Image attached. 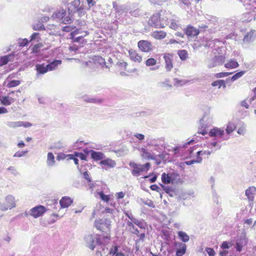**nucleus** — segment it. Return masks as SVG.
<instances>
[{"instance_id":"obj_44","label":"nucleus","mask_w":256,"mask_h":256,"mask_svg":"<svg viewBox=\"0 0 256 256\" xmlns=\"http://www.w3.org/2000/svg\"><path fill=\"white\" fill-rule=\"evenodd\" d=\"M202 161V158H196V160H187L184 162V164H186L188 166H190L191 164H192L195 163H200Z\"/></svg>"},{"instance_id":"obj_43","label":"nucleus","mask_w":256,"mask_h":256,"mask_svg":"<svg viewBox=\"0 0 256 256\" xmlns=\"http://www.w3.org/2000/svg\"><path fill=\"white\" fill-rule=\"evenodd\" d=\"M236 128L235 124L232 122H228L226 128V132L228 134H230L232 133Z\"/></svg>"},{"instance_id":"obj_7","label":"nucleus","mask_w":256,"mask_h":256,"mask_svg":"<svg viewBox=\"0 0 256 256\" xmlns=\"http://www.w3.org/2000/svg\"><path fill=\"white\" fill-rule=\"evenodd\" d=\"M160 22V14L156 13L152 15L149 19L148 24L150 26L154 28H164V24Z\"/></svg>"},{"instance_id":"obj_49","label":"nucleus","mask_w":256,"mask_h":256,"mask_svg":"<svg viewBox=\"0 0 256 256\" xmlns=\"http://www.w3.org/2000/svg\"><path fill=\"white\" fill-rule=\"evenodd\" d=\"M156 64V60L154 58H149L146 62V64L148 66H154Z\"/></svg>"},{"instance_id":"obj_56","label":"nucleus","mask_w":256,"mask_h":256,"mask_svg":"<svg viewBox=\"0 0 256 256\" xmlns=\"http://www.w3.org/2000/svg\"><path fill=\"white\" fill-rule=\"evenodd\" d=\"M40 38V34L38 32H34L33 33L30 37V42L36 40L37 41Z\"/></svg>"},{"instance_id":"obj_9","label":"nucleus","mask_w":256,"mask_h":256,"mask_svg":"<svg viewBox=\"0 0 256 256\" xmlns=\"http://www.w3.org/2000/svg\"><path fill=\"white\" fill-rule=\"evenodd\" d=\"M30 214L34 218L41 216L46 212V208L42 205H39L32 208L30 210Z\"/></svg>"},{"instance_id":"obj_58","label":"nucleus","mask_w":256,"mask_h":256,"mask_svg":"<svg viewBox=\"0 0 256 256\" xmlns=\"http://www.w3.org/2000/svg\"><path fill=\"white\" fill-rule=\"evenodd\" d=\"M28 152V150L18 151L14 154V157H18V158L22 157L23 156H24L25 154H26Z\"/></svg>"},{"instance_id":"obj_24","label":"nucleus","mask_w":256,"mask_h":256,"mask_svg":"<svg viewBox=\"0 0 256 256\" xmlns=\"http://www.w3.org/2000/svg\"><path fill=\"white\" fill-rule=\"evenodd\" d=\"M173 174L170 175V174L163 173L162 175V181L164 184H168L172 182L174 178H172Z\"/></svg>"},{"instance_id":"obj_62","label":"nucleus","mask_w":256,"mask_h":256,"mask_svg":"<svg viewBox=\"0 0 256 256\" xmlns=\"http://www.w3.org/2000/svg\"><path fill=\"white\" fill-rule=\"evenodd\" d=\"M83 177L84 179H86L88 182H92V179L89 176L88 172V171H85L83 173Z\"/></svg>"},{"instance_id":"obj_40","label":"nucleus","mask_w":256,"mask_h":256,"mask_svg":"<svg viewBox=\"0 0 256 256\" xmlns=\"http://www.w3.org/2000/svg\"><path fill=\"white\" fill-rule=\"evenodd\" d=\"M84 34L81 35L80 36H76V35H74L73 36H70V39L72 40V41L74 42H78L80 41L81 40L83 39V38L87 36L88 34V32L87 31H84Z\"/></svg>"},{"instance_id":"obj_32","label":"nucleus","mask_w":256,"mask_h":256,"mask_svg":"<svg viewBox=\"0 0 256 256\" xmlns=\"http://www.w3.org/2000/svg\"><path fill=\"white\" fill-rule=\"evenodd\" d=\"M170 14H166V15L160 14V22L162 21V23L164 24V28L166 26L170 24Z\"/></svg>"},{"instance_id":"obj_17","label":"nucleus","mask_w":256,"mask_h":256,"mask_svg":"<svg viewBox=\"0 0 256 256\" xmlns=\"http://www.w3.org/2000/svg\"><path fill=\"white\" fill-rule=\"evenodd\" d=\"M184 30V34L188 36H196L199 34V30H196L193 26H188Z\"/></svg>"},{"instance_id":"obj_26","label":"nucleus","mask_w":256,"mask_h":256,"mask_svg":"<svg viewBox=\"0 0 256 256\" xmlns=\"http://www.w3.org/2000/svg\"><path fill=\"white\" fill-rule=\"evenodd\" d=\"M254 31L251 30L250 32H248L244 38V42L249 43L253 42L255 39V36L254 35Z\"/></svg>"},{"instance_id":"obj_54","label":"nucleus","mask_w":256,"mask_h":256,"mask_svg":"<svg viewBox=\"0 0 256 256\" xmlns=\"http://www.w3.org/2000/svg\"><path fill=\"white\" fill-rule=\"evenodd\" d=\"M212 153V152L211 151H209V150H204V151H202V150H199L197 152V155H196V158H201L200 156H204V154H207V155H210Z\"/></svg>"},{"instance_id":"obj_50","label":"nucleus","mask_w":256,"mask_h":256,"mask_svg":"<svg viewBox=\"0 0 256 256\" xmlns=\"http://www.w3.org/2000/svg\"><path fill=\"white\" fill-rule=\"evenodd\" d=\"M100 198L104 202H108L110 200V196L108 195L105 194L103 192H100L98 193Z\"/></svg>"},{"instance_id":"obj_10","label":"nucleus","mask_w":256,"mask_h":256,"mask_svg":"<svg viewBox=\"0 0 256 256\" xmlns=\"http://www.w3.org/2000/svg\"><path fill=\"white\" fill-rule=\"evenodd\" d=\"M256 192V188L254 186H250L246 190V196L248 200L249 205L252 207L253 204V201L254 198V195Z\"/></svg>"},{"instance_id":"obj_27","label":"nucleus","mask_w":256,"mask_h":256,"mask_svg":"<svg viewBox=\"0 0 256 256\" xmlns=\"http://www.w3.org/2000/svg\"><path fill=\"white\" fill-rule=\"evenodd\" d=\"M210 123V119L208 118V116L204 115L200 120V124L202 128H205L208 126Z\"/></svg>"},{"instance_id":"obj_5","label":"nucleus","mask_w":256,"mask_h":256,"mask_svg":"<svg viewBox=\"0 0 256 256\" xmlns=\"http://www.w3.org/2000/svg\"><path fill=\"white\" fill-rule=\"evenodd\" d=\"M224 134V130L220 128L214 127L212 128L208 132V134L210 137H214V140H220L222 141L227 140L228 137L222 138Z\"/></svg>"},{"instance_id":"obj_63","label":"nucleus","mask_w":256,"mask_h":256,"mask_svg":"<svg viewBox=\"0 0 256 256\" xmlns=\"http://www.w3.org/2000/svg\"><path fill=\"white\" fill-rule=\"evenodd\" d=\"M124 214L128 218H130L132 221H133L134 220V219L135 218L133 216V215L132 214V213L131 212H129V211H126V210H124Z\"/></svg>"},{"instance_id":"obj_8","label":"nucleus","mask_w":256,"mask_h":256,"mask_svg":"<svg viewBox=\"0 0 256 256\" xmlns=\"http://www.w3.org/2000/svg\"><path fill=\"white\" fill-rule=\"evenodd\" d=\"M224 62V57L222 56H216L208 61V67L211 68L222 65Z\"/></svg>"},{"instance_id":"obj_45","label":"nucleus","mask_w":256,"mask_h":256,"mask_svg":"<svg viewBox=\"0 0 256 256\" xmlns=\"http://www.w3.org/2000/svg\"><path fill=\"white\" fill-rule=\"evenodd\" d=\"M20 121L18 122H8L6 124L10 128H16L20 127Z\"/></svg>"},{"instance_id":"obj_6","label":"nucleus","mask_w":256,"mask_h":256,"mask_svg":"<svg viewBox=\"0 0 256 256\" xmlns=\"http://www.w3.org/2000/svg\"><path fill=\"white\" fill-rule=\"evenodd\" d=\"M111 221L108 218H102L96 220L94 225L96 228L100 231L104 232L106 229L110 230Z\"/></svg>"},{"instance_id":"obj_37","label":"nucleus","mask_w":256,"mask_h":256,"mask_svg":"<svg viewBox=\"0 0 256 256\" xmlns=\"http://www.w3.org/2000/svg\"><path fill=\"white\" fill-rule=\"evenodd\" d=\"M254 18V15L252 12H248L242 14V20L243 22H249Z\"/></svg>"},{"instance_id":"obj_15","label":"nucleus","mask_w":256,"mask_h":256,"mask_svg":"<svg viewBox=\"0 0 256 256\" xmlns=\"http://www.w3.org/2000/svg\"><path fill=\"white\" fill-rule=\"evenodd\" d=\"M91 158L95 161L102 160L105 158V155L102 152H96L94 150H90Z\"/></svg>"},{"instance_id":"obj_46","label":"nucleus","mask_w":256,"mask_h":256,"mask_svg":"<svg viewBox=\"0 0 256 256\" xmlns=\"http://www.w3.org/2000/svg\"><path fill=\"white\" fill-rule=\"evenodd\" d=\"M20 84V81L19 80H10L7 85V86L9 88L15 87L18 86Z\"/></svg>"},{"instance_id":"obj_38","label":"nucleus","mask_w":256,"mask_h":256,"mask_svg":"<svg viewBox=\"0 0 256 256\" xmlns=\"http://www.w3.org/2000/svg\"><path fill=\"white\" fill-rule=\"evenodd\" d=\"M93 60L96 62L98 63L100 66H106V68H108V66L106 65L105 60L100 56H94L93 58Z\"/></svg>"},{"instance_id":"obj_18","label":"nucleus","mask_w":256,"mask_h":256,"mask_svg":"<svg viewBox=\"0 0 256 256\" xmlns=\"http://www.w3.org/2000/svg\"><path fill=\"white\" fill-rule=\"evenodd\" d=\"M72 202V200L70 197L64 196L60 200V204L62 208H66L71 204Z\"/></svg>"},{"instance_id":"obj_59","label":"nucleus","mask_w":256,"mask_h":256,"mask_svg":"<svg viewBox=\"0 0 256 256\" xmlns=\"http://www.w3.org/2000/svg\"><path fill=\"white\" fill-rule=\"evenodd\" d=\"M221 82H222V80H219L213 82L212 83V86H218V88H220L222 87Z\"/></svg>"},{"instance_id":"obj_20","label":"nucleus","mask_w":256,"mask_h":256,"mask_svg":"<svg viewBox=\"0 0 256 256\" xmlns=\"http://www.w3.org/2000/svg\"><path fill=\"white\" fill-rule=\"evenodd\" d=\"M99 164L100 165L107 166L110 168H113L115 167L116 166V162L109 158H106V159L104 158L102 160H101Z\"/></svg>"},{"instance_id":"obj_21","label":"nucleus","mask_w":256,"mask_h":256,"mask_svg":"<svg viewBox=\"0 0 256 256\" xmlns=\"http://www.w3.org/2000/svg\"><path fill=\"white\" fill-rule=\"evenodd\" d=\"M82 98L84 102L89 103L100 104L103 102L102 99L98 98V97H88L87 96H84Z\"/></svg>"},{"instance_id":"obj_48","label":"nucleus","mask_w":256,"mask_h":256,"mask_svg":"<svg viewBox=\"0 0 256 256\" xmlns=\"http://www.w3.org/2000/svg\"><path fill=\"white\" fill-rule=\"evenodd\" d=\"M116 65L120 69L126 70L128 64L123 61H118L116 62Z\"/></svg>"},{"instance_id":"obj_3","label":"nucleus","mask_w":256,"mask_h":256,"mask_svg":"<svg viewBox=\"0 0 256 256\" xmlns=\"http://www.w3.org/2000/svg\"><path fill=\"white\" fill-rule=\"evenodd\" d=\"M129 166L130 168L131 174L134 176H138L142 172H147L150 168V164L146 162L144 164L136 163L131 161L129 162Z\"/></svg>"},{"instance_id":"obj_30","label":"nucleus","mask_w":256,"mask_h":256,"mask_svg":"<svg viewBox=\"0 0 256 256\" xmlns=\"http://www.w3.org/2000/svg\"><path fill=\"white\" fill-rule=\"evenodd\" d=\"M6 201L7 202L10 209H11L16 206L15 198L12 195H8L6 198Z\"/></svg>"},{"instance_id":"obj_31","label":"nucleus","mask_w":256,"mask_h":256,"mask_svg":"<svg viewBox=\"0 0 256 256\" xmlns=\"http://www.w3.org/2000/svg\"><path fill=\"white\" fill-rule=\"evenodd\" d=\"M62 63V60H56L52 62H50L48 64H46L47 68L49 70H54L56 67L59 65L60 64Z\"/></svg>"},{"instance_id":"obj_36","label":"nucleus","mask_w":256,"mask_h":256,"mask_svg":"<svg viewBox=\"0 0 256 256\" xmlns=\"http://www.w3.org/2000/svg\"><path fill=\"white\" fill-rule=\"evenodd\" d=\"M239 64L234 60H230V61L224 64V66L228 68H238Z\"/></svg>"},{"instance_id":"obj_35","label":"nucleus","mask_w":256,"mask_h":256,"mask_svg":"<svg viewBox=\"0 0 256 256\" xmlns=\"http://www.w3.org/2000/svg\"><path fill=\"white\" fill-rule=\"evenodd\" d=\"M245 73L244 71H240L236 74H235L234 75L232 76L231 78H229L226 80V82H228L229 81L231 80L232 82H234L240 77H242L244 74Z\"/></svg>"},{"instance_id":"obj_29","label":"nucleus","mask_w":256,"mask_h":256,"mask_svg":"<svg viewBox=\"0 0 256 256\" xmlns=\"http://www.w3.org/2000/svg\"><path fill=\"white\" fill-rule=\"evenodd\" d=\"M178 238L184 242L189 241L190 237L187 234L183 231H178L177 232Z\"/></svg>"},{"instance_id":"obj_47","label":"nucleus","mask_w":256,"mask_h":256,"mask_svg":"<svg viewBox=\"0 0 256 256\" xmlns=\"http://www.w3.org/2000/svg\"><path fill=\"white\" fill-rule=\"evenodd\" d=\"M253 92L254 96L252 98H250L249 102L254 107L256 108V103L255 102V101H256V87L253 89Z\"/></svg>"},{"instance_id":"obj_22","label":"nucleus","mask_w":256,"mask_h":256,"mask_svg":"<svg viewBox=\"0 0 256 256\" xmlns=\"http://www.w3.org/2000/svg\"><path fill=\"white\" fill-rule=\"evenodd\" d=\"M0 101L2 104L8 106L13 103L14 102V100L9 96H2L0 98Z\"/></svg>"},{"instance_id":"obj_61","label":"nucleus","mask_w":256,"mask_h":256,"mask_svg":"<svg viewBox=\"0 0 256 256\" xmlns=\"http://www.w3.org/2000/svg\"><path fill=\"white\" fill-rule=\"evenodd\" d=\"M206 251L209 256H214L215 254V252L212 248H206Z\"/></svg>"},{"instance_id":"obj_39","label":"nucleus","mask_w":256,"mask_h":256,"mask_svg":"<svg viewBox=\"0 0 256 256\" xmlns=\"http://www.w3.org/2000/svg\"><path fill=\"white\" fill-rule=\"evenodd\" d=\"M176 18L175 17L174 18H170V26H169V27L170 28H172L173 30H177L179 26H178V24L177 23V22H178V20H176Z\"/></svg>"},{"instance_id":"obj_42","label":"nucleus","mask_w":256,"mask_h":256,"mask_svg":"<svg viewBox=\"0 0 256 256\" xmlns=\"http://www.w3.org/2000/svg\"><path fill=\"white\" fill-rule=\"evenodd\" d=\"M132 222L134 224L138 226L140 228L145 230L146 224L142 220H138L135 218L134 219Z\"/></svg>"},{"instance_id":"obj_25","label":"nucleus","mask_w":256,"mask_h":256,"mask_svg":"<svg viewBox=\"0 0 256 256\" xmlns=\"http://www.w3.org/2000/svg\"><path fill=\"white\" fill-rule=\"evenodd\" d=\"M129 54L131 60L135 62H140L142 60V56H139L134 50H130Z\"/></svg>"},{"instance_id":"obj_34","label":"nucleus","mask_w":256,"mask_h":256,"mask_svg":"<svg viewBox=\"0 0 256 256\" xmlns=\"http://www.w3.org/2000/svg\"><path fill=\"white\" fill-rule=\"evenodd\" d=\"M55 160L54 156L52 152H48V154L46 164L49 166H52L54 165Z\"/></svg>"},{"instance_id":"obj_2","label":"nucleus","mask_w":256,"mask_h":256,"mask_svg":"<svg viewBox=\"0 0 256 256\" xmlns=\"http://www.w3.org/2000/svg\"><path fill=\"white\" fill-rule=\"evenodd\" d=\"M52 18L54 20L64 24H70L72 22V16L63 8L57 9L52 14Z\"/></svg>"},{"instance_id":"obj_53","label":"nucleus","mask_w":256,"mask_h":256,"mask_svg":"<svg viewBox=\"0 0 256 256\" xmlns=\"http://www.w3.org/2000/svg\"><path fill=\"white\" fill-rule=\"evenodd\" d=\"M30 41L26 38L20 39L18 40V45L20 46H25L28 44Z\"/></svg>"},{"instance_id":"obj_64","label":"nucleus","mask_w":256,"mask_h":256,"mask_svg":"<svg viewBox=\"0 0 256 256\" xmlns=\"http://www.w3.org/2000/svg\"><path fill=\"white\" fill-rule=\"evenodd\" d=\"M82 33H84V32H83L81 29L77 28L76 30L72 32L70 34V36H73L74 35H77Z\"/></svg>"},{"instance_id":"obj_19","label":"nucleus","mask_w":256,"mask_h":256,"mask_svg":"<svg viewBox=\"0 0 256 256\" xmlns=\"http://www.w3.org/2000/svg\"><path fill=\"white\" fill-rule=\"evenodd\" d=\"M32 28L34 30H45L47 32H48L50 35H54V32H48V27L47 26L45 28L44 24L42 22H38V24H33L32 26Z\"/></svg>"},{"instance_id":"obj_14","label":"nucleus","mask_w":256,"mask_h":256,"mask_svg":"<svg viewBox=\"0 0 256 256\" xmlns=\"http://www.w3.org/2000/svg\"><path fill=\"white\" fill-rule=\"evenodd\" d=\"M164 58L166 62V68L167 71H170L173 68L172 63V56L170 54H164Z\"/></svg>"},{"instance_id":"obj_60","label":"nucleus","mask_w":256,"mask_h":256,"mask_svg":"<svg viewBox=\"0 0 256 256\" xmlns=\"http://www.w3.org/2000/svg\"><path fill=\"white\" fill-rule=\"evenodd\" d=\"M230 246V244L227 241H224L220 245V248L223 250L228 249Z\"/></svg>"},{"instance_id":"obj_51","label":"nucleus","mask_w":256,"mask_h":256,"mask_svg":"<svg viewBox=\"0 0 256 256\" xmlns=\"http://www.w3.org/2000/svg\"><path fill=\"white\" fill-rule=\"evenodd\" d=\"M174 81L175 82L174 86H182L187 82L186 80H180L178 78H174Z\"/></svg>"},{"instance_id":"obj_11","label":"nucleus","mask_w":256,"mask_h":256,"mask_svg":"<svg viewBox=\"0 0 256 256\" xmlns=\"http://www.w3.org/2000/svg\"><path fill=\"white\" fill-rule=\"evenodd\" d=\"M113 8L114 9L116 13V17L118 18L124 13L128 12V9L124 6H119L116 2H112Z\"/></svg>"},{"instance_id":"obj_23","label":"nucleus","mask_w":256,"mask_h":256,"mask_svg":"<svg viewBox=\"0 0 256 256\" xmlns=\"http://www.w3.org/2000/svg\"><path fill=\"white\" fill-rule=\"evenodd\" d=\"M178 248L176 250V256H182L186 252V244L182 242L178 244Z\"/></svg>"},{"instance_id":"obj_16","label":"nucleus","mask_w":256,"mask_h":256,"mask_svg":"<svg viewBox=\"0 0 256 256\" xmlns=\"http://www.w3.org/2000/svg\"><path fill=\"white\" fill-rule=\"evenodd\" d=\"M36 76L44 74L48 71L46 65H45L44 64H36Z\"/></svg>"},{"instance_id":"obj_57","label":"nucleus","mask_w":256,"mask_h":256,"mask_svg":"<svg viewBox=\"0 0 256 256\" xmlns=\"http://www.w3.org/2000/svg\"><path fill=\"white\" fill-rule=\"evenodd\" d=\"M74 155L76 157H78L80 159L83 160H86V156L85 154H84L82 152H75Z\"/></svg>"},{"instance_id":"obj_28","label":"nucleus","mask_w":256,"mask_h":256,"mask_svg":"<svg viewBox=\"0 0 256 256\" xmlns=\"http://www.w3.org/2000/svg\"><path fill=\"white\" fill-rule=\"evenodd\" d=\"M246 243L245 238H240L236 240V248L238 252H240L242 250V247L246 245Z\"/></svg>"},{"instance_id":"obj_55","label":"nucleus","mask_w":256,"mask_h":256,"mask_svg":"<svg viewBox=\"0 0 256 256\" xmlns=\"http://www.w3.org/2000/svg\"><path fill=\"white\" fill-rule=\"evenodd\" d=\"M138 236V238L136 240V242L140 243V242H144L146 238V234L144 232L140 234Z\"/></svg>"},{"instance_id":"obj_1","label":"nucleus","mask_w":256,"mask_h":256,"mask_svg":"<svg viewBox=\"0 0 256 256\" xmlns=\"http://www.w3.org/2000/svg\"><path fill=\"white\" fill-rule=\"evenodd\" d=\"M108 236L98 234H88L84 236L86 246L92 250L96 248V256H102L103 252L108 248L104 244V240L108 239Z\"/></svg>"},{"instance_id":"obj_12","label":"nucleus","mask_w":256,"mask_h":256,"mask_svg":"<svg viewBox=\"0 0 256 256\" xmlns=\"http://www.w3.org/2000/svg\"><path fill=\"white\" fill-rule=\"evenodd\" d=\"M138 48L144 52H148L152 50V44L147 40H142L138 42Z\"/></svg>"},{"instance_id":"obj_33","label":"nucleus","mask_w":256,"mask_h":256,"mask_svg":"<svg viewBox=\"0 0 256 256\" xmlns=\"http://www.w3.org/2000/svg\"><path fill=\"white\" fill-rule=\"evenodd\" d=\"M166 34L164 31H155L153 32L152 36L156 39L160 40L164 38Z\"/></svg>"},{"instance_id":"obj_41","label":"nucleus","mask_w":256,"mask_h":256,"mask_svg":"<svg viewBox=\"0 0 256 256\" xmlns=\"http://www.w3.org/2000/svg\"><path fill=\"white\" fill-rule=\"evenodd\" d=\"M178 54L182 60H186L188 57V52L185 50H178Z\"/></svg>"},{"instance_id":"obj_4","label":"nucleus","mask_w":256,"mask_h":256,"mask_svg":"<svg viewBox=\"0 0 256 256\" xmlns=\"http://www.w3.org/2000/svg\"><path fill=\"white\" fill-rule=\"evenodd\" d=\"M67 8L72 16V14L76 12H78L80 16L84 14V7L82 4H80V0H74L68 4Z\"/></svg>"},{"instance_id":"obj_13","label":"nucleus","mask_w":256,"mask_h":256,"mask_svg":"<svg viewBox=\"0 0 256 256\" xmlns=\"http://www.w3.org/2000/svg\"><path fill=\"white\" fill-rule=\"evenodd\" d=\"M18 54L12 52L9 54L1 56L0 58V66L6 64L9 62L13 61L15 56H18Z\"/></svg>"},{"instance_id":"obj_52","label":"nucleus","mask_w":256,"mask_h":256,"mask_svg":"<svg viewBox=\"0 0 256 256\" xmlns=\"http://www.w3.org/2000/svg\"><path fill=\"white\" fill-rule=\"evenodd\" d=\"M119 246H114L112 247L109 251V254L112 256H114L118 252Z\"/></svg>"}]
</instances>
